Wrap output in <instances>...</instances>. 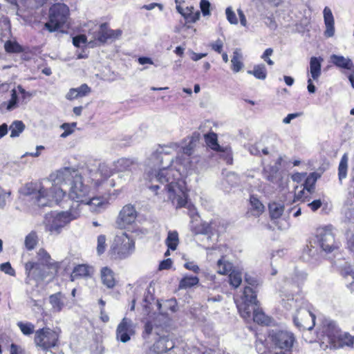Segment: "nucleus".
<instances>
[{
    "mask_svg": "<svg viewBox=\"0 0 354 354\" xmlns=\"http://www.w3.org/2000/svg\"><path fill=\"white\" fill-rule=\"evenodd\" d=\"M135 251V242L127 232H118L113 241L110 254L115 259H125L130 257Z\"/></svg>",
    "mask_w": 354,
    "mask_h": 354,
    "instance_id": "obj_6",
    "label": "nucleus"
},
{
    "mask_svg": "<svg viewBox=\"0 0 354 354\" xmlns=\"http://www.w3.org/2000/svg\"><path fill=\"white\" fill-rule=\"evenodd\" d=\"M268 339L274 348L287 352H292L297 342L295 334L287 330H272L268 333Z\"/></svg>",
    "mask_w": 354,
    "mask_h": 354,
    "instance_id": "obj_8",
    "label": "nucleus"
},
{
    "mask_svg": "<svg viewBox=\"0 0 354 354\" xmlns=\"http://www.w3.org/2000/svg\"><path fill=\"white\" fill-rule=\"evenodd\" d=\"M253 321L261 325H268L270 322V318L259 308V306L253 309Z\"/></svg>",
    "mask_w": 354,
    "mask_h": 354,
    "instance_id": "obj_35",
    "label": "nucleus"
},
{
    "mask_svg": "<svg viewBox=\"0 0 354 354\" xmlns=\"http://www.w3.org/2000/svg\"><path fill=\"white\" fill-rule=\"evenodd\" d=\"M87 43L86 36L84 35H79L73 38V44L76 47H80Z\"/></svg>",
    "mask_w": 354,
    "mask_h": 354,
    "instance_id": "obj_55",
    "label": "nucleus"
},
{
    "mask_svg": "<svg viewBox=\"0 0 354 354\" xmlns=\"http://www.w3.org/2000/svg\"><path fill=\"white\" fill-rule=\"evenodd\" d=\"M209 46L212 50H214L218 54H221L223 51V42L221 39H218L215 41L210 43Z\"/></svg>",
    "mask_w": 354,
    "mask_h": 354,
    "instance_id": "obj_54",
    "label": "nucleus"
},
{
    "mask_svg": "<svg viewBox=\"0 0 354 354\" xmlns=\"http://www.w3.org/2000/svg\"><path fill=\"white\" fill-rule=\"evenodd\" d=\"M106 203L104 199L100 197H93L91 198L88 196L86 198V201L82 203V205L88 206L91 212H100Z\"/></svg>",
    "mask_w": 354,
    "mask_h": 354,
    "instance_id": "obj_24",
    "label": "nucleus"
},
{
    "mask_svg": "<svg viewBox=\"0 0 354 354\" xmlns=\"http://www.w3.org/2000/svg\"><path fill=\"white\" fill-rule=\"evenodd\" d=\"M19 8L31 12L41 8L45 3V0H18Z\"/></svg>",
    "mask_w": 354,
    "mask_h": 354,
    "instance_id": "obj_25",
    "label": "nucleus"
},
{
    "mask_svg": "<svg viewBox=\"0 0 354 354\" xmlns=\"http://www.w3.org/2000/svg\"><path fill=\"white\" fill-rule=\"evenodd\" d=\"M172 265V261L171 259H167L160 262L159 265V270H167L171 268Z\"/></svg>",
    "mask_w": 354,
    "mask_h": 354,
    "instance_id": "obj_63",
    "label": "nucleus"
},
{
    "mask_svg": "<svg viewBox=\"0 0 354 354\" xmlns=\"http://www.w3.org/2000/svg\"><path fill=\"white\" fill-rule=\"evenodd\" d=\"M58 335L49 328H43L35 332L34 342L37 346L48 351L57 344Z\"/></svg>",
    "mask_w": 354,
    "mask_h": 354,
    "instance_id": "obj_11",
    "label": "nucleus"
},
{
    "mask_svg": "<svg viewBox=\"0 0 354 354\" xmlns=\"http://www.w3.org/2000/svg\"><path fill=\"white\" fill-rule=\"evenodd\" d=\"M37 244V236L35 233L31 232L26 236L25 245L28 250H32Z\"/></svg>",
    "mask_w": 354,
    "mask_h": 354,
    "instance_id": "obj_47",
    "label": "nucleus"
},
{
    "mask_svg": "<svg viewBox=\"0 0 354 354\" xmlns=\"http://www.w3.org/2000/svg\"><path fill=\"white\" fill-rule=\"evenodd\" d=\"M248 73L253 75L258 80H265L267 77V70L264 64H257L253 70L248 71Z\"/></svg>",
    "mask_w": 354,
    "mask_h": 354,
    "instance_id": "obj_39",
    "label": "nucleus"
},
{
    "mask_svg": "<svg viewBox=\"0 0 354 354\" xmlns=\"http://www.w3.org/2000/svg\"><path fill=\"white\" fill-rule=\"evenodd\" d=\"M306 189H304V187L302 190L298 192L296 194V197L298 200L301 201L302 202L309 201L310 199V194L308 192L306 193Z\"/></svg>",
    "mask_w": 354,
    "mask_h": 354,
    "instance_id": "obj_59",
    "label": "nucleus"
},
{
    "mask_svg": "<svg viewBox=\"0 0 354 354\" xmlns=\"http://www.w3.org/2000/svg\"><path fill=\"white\" fill-rule=\"evenodd\" d=\"M65 300L66 297L60 292L51 295L49 297V302L52 306L53 311L55 313L60 312L64 307Z\"/></svg>",
    "mask_w": 354,
    "mask_h": 354,
    "instance_id": "obj_23",
    "label": "nucleus"
},
{
    "mask_svg": "<svg viewBox=\"0 0 354 354\" xmlns=\"http://www.w3.org/2000/svg\"><path fill=\"white\" fill-rule=\"evenodd\" d=\"M257 291L256 289L250 286H245L241 297L242 304L238 308L243 318H249L251 315L250 306H259V301L257 300Z\"/></svg>",
    "mask_w": 354,
    "mask_h": 354,
    "instance_id": "obj_13",
    "label": "nucleus"
},
{
    "mask_svg": "<svg viewBox=\"0 0 354 354\" xmlns=\"http://www.w3.org/2000/svg\"><path fill=\"white\" fill-rule=\"evenodd\" d=\"M101 279L102 283L108 288H113L115 286L114 272L108 267L102 268Z\"/></svg>",
    "mask_w": 354,
    "mask_h": 354,
    "instance_id": "obj_26",
    "label": "nucleus"
},
{
    "mask_svg": "<svg viewBox=\"0 0 354 354\" xmlns=\"http://www.w3.org/2000/svg\"><path fill=\"white\" fill-rule=\"evenodd\" d=\"M317 336L324 349L339 350L354 347V335L344 330L333 320H323L318 328Z\"/></svg>",
    "mask_w": 354,
    "mask_h": 354,
    "instance_id": "obj_2",
    "label": "nucleus"
},
{
    "mask_svg": "<svg viewBox=\"0 0 354 354\" xmlns=\"http://www.w3.org/2000/svg\"><path fill=\"white\" fill-rule=\"evenodd\" d=\"M98 172L104 178L110 177L112 174L111 169L105 163L99 165Z\"/></svg>",
    "mask_w": 354,
    "mask_h": 354,
    "instance_id": "obj_50",
    "label": "nucleus"
},
{
    "mask_svg": "<svg viewBox=\"0 0 354 354\" xmlns=\"http://www.w3.org/2000/svg\"><path fill=\"white\" fill-rule=\"evenodd\" d=\"M279 175L280 174L279 173L278 170L275 169L272 174H270L267 176V180L272 183L278 184L280 180V178L279 177Z\"/></svg>",
    "mask_w": 354,
    "mask_h": 354,
    "instance_id": "obj_62",
    "label": "nucleus"
},
{
    "mask_svg": "<svg viewBox=\"0 0 354 354\" xmlns=\"http://www.w3.org/2000/svg\"><path fill=\"white\" fill-rule=\"evenodd\" d=\"M228 281L233 288H237L242 282L241 272L236 269L230 272L228 274Z\"/></svg>",
    "mask_w": 354,
    "mask_h": 354,
    "instance_id": "obj_38",
    "label": "nucleus"
},
{
    "mask_svg": "<svg viewBox=\"0 0 354 354\" xmlns=\"http://www.w3.org/2000/svg\"><path fill=\"white\" fill-rule=\"evenodd\" d=\"M122 35V31L119 29L112 30L108 28L106 24L100 25L97 31L94 32L93 40L88 42L89 47H94L97 45L103 44L109 40H115L118 39Z\"/></svg>",
    "mask_w": 354,
    "mask_h": 354,
    "instance_id": "obj_12",
    "label": "nucleus"
},
{
    "mask_svg": "<svg viewBox=\"0 0 354 354\" xmlns=\"http://www.w3.org/2000/svg\"><path fill=\"white\" fill-rule=\"evenodd\" d=\"M199 281L197 277L185 275L179 283V289H187L196 285Z\"/></svg>",
    "mask_w": 354,
    "mask_h": 354,
    "instance_id": "obj_42",
    "label": "nucleus"
},
{
    "mask_svg": "<svg viewBox=\"0 0 354 354\" xmlns=\"http://www.w3.org/2000/svg\"><path fill=\"white\" fill-rule=\"evenodd\" d=\"M137 217L135 207L131 205L123 207L119 214V225L122 227L133 223Z\"/></svg>",
    "mask_w": 354,
    "mask_h": 354,
    "instance_id": "obj_17",
    "label": "nucleus"
},
{
    "mask_svg": "<svg viewBox=\"0 0 354 354\" xmlns=\"http://www.w3.org/2000/svg\"><path fill=\"white\" fill-rule=\"evenodd\" d=\"M180 144L179 152L171 165L163 169H152L147 172L149 188L162 201H170L176 208L185 206L187 194L182 176L197 169L198 158L193 156L199 145V133H194Z\"/></svg>",
    "mask_w": 354,
    "mask_h": 354,
    "instance_id": "obj_1",
    "label": "nucleus"
},
{
    "mask_svg": "<svg viewBox=\"0 0 354 354\" xmlns=\"http://www.w3.org/2000/svg\"><path fill=\"white\" fill-rule=\"evenodd\" d=\"M17 326L24 335H29L34 332L35 326L30 322L23 323L22 322H19Z\"/></svg>",
    "mask_w": 354,
    "mask_h": 354,
    "instance_id": "obj_45",
    "label": "nucleus"
},
{
    "mask_svg": "<svg viewBox=\"0 0 354 354\" xmlns=\"http://www.w3.org/2000/svg\"><path fill=\"white\" fill-rule=\"evenodd\" d=\"M319 177L320 175L317 172H312L308 176H306L304 187L309 194L314 192L315 183Z\"/></svg>",
    "mask_w": 354,
    "mask_h": 354,
    "instance_id": "obj_30",
    "label": "nucleus"
},
{
    "mask_svg": "<svg viewBox=\"0 0 354 354\" xmlns=\"http://www.w3.org/2000/svg\"><path fill=\"white\" fill-rule=\"evenodd\" d=\"M250 205L248 212L255 217H259L265 211V206L254 195L250 196Z\"/></svg>",
    "mask_w": 354,
    "mask_h": 354,
    "instance_id": "obj_22",
    "label": "nucleus"
},
{
    "mask_svg": "<svg viewBox=\"0 0 354 354\" xmlns=\"http://www.w3.org/2000/svg\"><path fill=\"white\" fill-rule=\"evenodd\" d=\"M178 234L176 231H169L166 239L165 243L168 248L175 250L178 245Z\"/></svg>",
    "mask_w": 354,
    "mask_h": 354,
    "instance_id": "obj_40",
    "label": "nucleus"
},
{
    "mask_svg": "<svg viewBox=\"0 0 354 354\" xmlns=\"http://www.w3.org/2000/svg\"><path fill=\"white\" fill-rule=\"evenodd\" d=\"M54 181L55 183H65L70 186L68 197L73 201L71 206H74V210L80 212L82 203L86 201L88 195L89 187L83 183L82 177L78 171L64 167L57 171Z\"/></svg>",
    "mask_w": 354,
    "mask_h": 354,
    "instance_id": "obj_3",
    "label": "nucleus"
},
{
    "mask_svg": "<svg viewBox=\"0 0 354 354\" xmlns=\"http://www.w3.org/2000/svg\"><path fill=\"white\" fill-rule=\"evenodd\" d=\"M324 19L326 25L324 35L327 37H333L335 32L334 17L330 9L328 7L324 9Z\"/></svg>",
    "mask_w": 354,
    "mask_h": 354,
    "instance_id": "obj_21",
    "label": "nucleus"
},
{
    "mask_svg": "<svg viewBox=\"0 0 354 354\" xmlns=\"http://www.w3.org/2000/svg\"><path fill=\"white\" fill-rule=\"evenodd\" d=\"M136 167V163L128 158H120L115 162V169L119 172L131 171Z\"/></svg>",
    "mask_w": 354,
    "mask_h": 354,
    "instance_id": "obj_33",
    "label": "nucleus"
},
{
    "mask_svg": "<svg viewBox=\"0 0 354 354\" xmlns=\"http://www.w3.org/2000/svg\"><path fill=\"white\" fill-rule=\"evenodd\" d=\"M52 180L53 176H50ZM66 185L65 183H55L53 181V186L48 191L41 183H32L27 185L26 194L30 197L32 203L39 207L50 206L54 200L59 203L66 196V191L58 185Z\"/></svg>",
    "mask_w": 354,
    "mask_h": 354,
    "instance_id": "obj_4",
    "label": "nucleus"
},
{
    "mask_svg": "<svg viewBox=\"0 0 354 354\" xmlns=\"http://www.w3.org/2000/svg\"><path fill=\"white\" fill-rule=\"evenodd\" d=\"M10 137L16 138L19 136L25 129V125L22 121L15 120L10 126Z\"/></svg>",
    "mask_w": 354,
    "mask_h": 354,
    "instance_id": "obj_41",
    "label": "nucleus"
},
{
    "mask_svg": "<svg viewBox=\"0 0 354 354\" xmlns=\"http://www.w3.org/2000/svg\"><path fill=\"white\" fill-rule=\"evenodd\" d=\"M270 344H271L268 339V335L264 339L257 338L255 342L256 350L259 354H266L270 350Z\"/></svg>",
    "mask_w": 354,
    "mask_h": 354,
    "instance_id": "obj_36",
    "label": "nucleus"
},
{
    "mask_svg": "<svg viewBox=\"0 0 354 354\" xmlns=\"http://www.w3.org/2000/svg\"><path fill=\"white\" fill-rule=\"evenodd\" d=\"M231 68L234 73H238L242 69L243 66V64L242 62V55L239 52L238 49L234 51L233 56L231 59Z\"/></svg>",
    "mask_w": 354,
    "mask_h": 354,
    "instance_id": "obj_37",
    "label": "nucleus"
},
{
    "mask_svg": "<svg viewBox=\"0 0 354 354\" xmlns=\"http://www.w3.org/2000/svg\"><path fill=\"white\" fill-rule=\"evenodd\" d=\"M201 354H223V351L218 348H205V351H201Z\"/></svg>",
    "mask_w": 354,
    "mask_h": 354,
    "instance_id": "obj_64",
    "label": "nucleus"
},
{
    "mask_svg": "<svg viewBox=\"0 0 354 354\" xmlns=\"http://www.w3.org/2000/svg\"><path fill=\"white\" fill-rule=\"evenodd\" d=\"M37 262L42 265L46 266L48 268H52L56 272L59 268L58 262L54 261L50 254L43 248H40L37 253Z\"/></svg>",
    "mask_w": 354,
    "mask_h": 354,
    "instance_id": "obj_19",
    "label": "nucleus"
},
{
    "mask_svg": "<svg viewBox=\"0 0 354 354\" xmlns=\"http://www.w3.org/2000/svg\"><path fill=\"white\" fill-rule=\"evenodd\" d=\"M348 158L346 154H344L340 160L338 167V176L339 179L342 180L343 178H345L347 175V167H348Z\"/></svg>",
    "mask_w": 354,
    "mask_h": 354,
    "instance_id": "obj_43",
    "label": "nucleus"
},
{
    "mask_svg": "<svg viewBox=\"0 0 354 354\" xmlns=\"http://www.w3.org/2000/svg\"><path fill=\"white\" fill-rule=\"evenodd\" d=\"M69 17V8L64 3H55L50 6L48 12V21L44 25L50 32L63 27Z\"/></svg>",
    "mask_w": 354,
    "mask_h": 354,
    "instance_id": "obj_7",
    "label": "nucleus"
},
{
    "mask_svg": "<svg viewBox=\"0 0 354 354\" xmlns=\"http://www.w3.org/2000/svg\"><path fill=\"white\" fill-rule=\"evenodd\" d=\"M174 347V343L172 340L166 337H160L156 341L153 346L152 351L156 354L166 353Z\"/></svg>",
    "mask_w": 354,
    "mask_h": 354,
    "instance_id": "obj_20",
    "label": "nucleus"
},
{
    "mask_svg": "<svg viewBox=\"0 0 354 354\" xmlns=\"http://www.w3.org/2000/svg\"><path fill=\"white\" fill-rule=\"evenodd\" d=\"M330 58L333 64L338 68L351 70L353 67L352 61L342 55H333Z\"/></svg>",
    "mask_w": 354,
    "mask_h": 354,
    "instance_id": "obj_29",
    "label": "nucleus"
},
{
    "mask_svg": "<svg viewBox=\"0 0 354 354\" xmlns=\"http://www.w3.org/2000/svg\"><path fill=\"white\" fill-rule=\"evenodd\" d=\"M79 215L80 212L74 210V206H71L68 212L47 215L45 218V230L50 234L57 236L68 223L77 218Z\"/></svg>",
    "mask_w": 354,
    "mask_h": 354,
    "instance_id": "obj_5",
    "label": "nucleus"
},
{
    "mask_svg": "<svg viewBox=\"0 0 354 354\" xmlns=\"http://www.w3.org/2000/svg\"><path fill=\"white\" fill-rule=\"evenodd\" d=\"M187 209L191 218V230L194 235H198L199 234V224L198 223V214L196 208L192 205H188Z\"/></svg>",
    "mask_w": 354,
    "mask_h": 354,
    "instance_id": "obj_28",
    "label": "nucleus"
},
{
    "mask_svg": "<svg viewBox=\"0 0 354 354\" xmlns=\"http://www.w3.org/2000/svg\"><path fill=\"white\" fill-rule=\"evenodd\" d=\"M273 53V50L272 48H268L267 49H266V50L264 51V53H263V55H261V58L265 61L266 62V63L268 64V65H273L274 64V62L272 59H270L269 58V57L270 55H272Z\"/></svg>",
    "mask_w": 354,
    "mask_h": 354,
    "instance_id": "obj_58",
    "label": "nucleus"
},
{
    "mask_svg": "<svg viewBox=\"0 0 354 354\" xmlns=\"http://www.w3.org/2000/svg\"><path fill=\"white\" fill-rule=\"evenodd\" d=\"M180 144L178 142H171L166 145H158L157 147L152 151L149 160L152 161L154 165L161 166L162 168L169 167L171 163L170 160H174V158H169L167 162L168 164L164 163V156L171 154L173 151L179 153Z\"/></svg>",
    "mask_w": 354,
    "mask_h": 354,
    "instance_id": "obj_9",
    "label": "nucleus"
},
{
    "mask_svg": "<svg viewBox=\"0 0 354 354\" xmlns=\"http://www.w3.org/2000/svg\"><path fill=\"white\" fill-rule=\"evenodd\" d=\"M245 281L248 285V286H250L254 289H257L259 285V281L256 278H254L250 276L246 275L245 277Z\"/></svg>",
    "mask_w": 354,
    "mask_h": 354,
    "instance_id": "obj_60",
    "label": "nucleus"
},
{
    "mask_svg": "<svg viewBox=\"0 0 354 354\" xmlns=\"http://www.w3.org/2000/svg\"><path fill=\"white\" fill-rule=\"evenodd\" d=\"M133 322L130 319L124 317L118 324L116 330V338L122 343L130 340L131 336L133 335Z\"/></svg>",
    "mask_w": 354,
    "mask_h": 354,
    "instance_id": "obj_16",
    "label": "nucleus"
},
{
    "mask_svg": "<svg viewBox=\"0 0 354 354\" xmlns=\"http://www.w3.org/2000/svg\"><path fill=\"white\" fill-rule=\"evenodd\" d=\"M315 315L310 310L299 309L294 316L293 322L299 330H310L315 327Z\"/></svg>",
    "mask_w": 354,
    "mask_h": 354,
    "instance_id": "obj_14",
    "label": "nucleus"
},
{
    "mask_svg": "<svg viewBox=\"0 0 354 354\" xmlns=\"http://www.w3.org/2000/svg\"><path fill=\"white\" fill-rule=\"evenodd\" d=\"M10 191L5 190L0 185V209H3L6 207V200L10 197Z\"/></svg>",
    "mask_w": 354,
    "mask_h": 354,
    "instance_id": "obj_49",
    "label": "nucleus"
},
{
    "mask_svg": "<svg viewBox=\"0 0 354 354\" xmlns=\"http://www.w3.org/2000/svg\"><path fill=\"white\" fill-rule=\"evenodd\" d=\"M322 248L326 252H333L337 247L334 245V235L328 230L322 228L317 236Z\"/></svg>",
    "mask_w": 354,
    "mask_h": 354,
    "instance_id": "obj_18",
    "label": "nucleus"
},
{
    "mask_svg": "<svg viewBox=\"0 0 354 354\" xmlns=\"http://www.w3.org/2000/svg\"><path fill=\"white\" fill-rule=\"evenodd\" d=\"M204 139L207 147L212 151L219 152L220 157L225 161L227 165L233 163V157L231 148L230 147H221L218 142V136L214 132H209L204 135Z\"/></svg>",
    "mask_w": 354,
    "mask_h": 354,
    "instance_id": "obj_10",
    "label": "nucleus"
},
{
    "mask_svg": "<svg viewBox=\"0 0 354 354\" xmlns=\"http://www.w3.org/2000/svg\"><path fill=\"white\" fill-rule=\"evenodd\" d=\"M4 48L8 53H20L22 51V48L18 43L11 41H6Z\"/></svg>",
    "mask_w": 354,
    "mask_h": 354,
    "instance_id": "obj_46",
    "label": "nucleus"
},
{
    "mask_svg": "<svg viewBox=\"0 0 354 354\" xmlns=\"http://www.w3.org/2000/svg\"><path fill=\"white\" fill-rule=\"evenodd\" d=\"M225 14L227 21L231 24H237L238 19L236 18L235 12L232 10V8L227 7L225 10Z\"/></svg>",
    "mask_w": 354,
    "mask_h": 354,
    "instance_id": "obj_52",
    "label": "nucleus"
},
{
    "mask_svg": "<svg viewBox=\"0 0 354 354\" xmlns=\"http://www.w3.org/2000/svg\"><path fill=\"white\" fill-rule=\"evenodd\" d=\"M268 209L271 219H277L282 216L284 212V205L277 202H272L268 205Z\"/></svg>",
    "mask_w": 354,
    "mask_h": 354,
    "instance_id": "obj_34",
    "label": "nucleus"
},
{
    "mask_svg": "<svg viewBox=\"0 0 354 354\" xmlns=\"http://www.w3.org/2000/svg\"><path fill=\"white\" fill-rule=\"evenodd\" d=\"M323 59L321 57H312L310 60V72L313 80H317L322 73V62Z\"/></svg>",
    "mask_w": 354,
    "mask_h": 354,
    "instance_id": "obj_27",
    "label": "nucleus"
},
{
    "mask_svg": "<svg viewBox=\"0 0 354 354\" xmlns=\"http://www.w3.org/2000/svg\"><path fill=\"white\" fill-rule=\"evenodd\" d=\"M79 97L86 95L91 92L90 87L87 84H83L80 87L75 88Z\"/></svg>",
    "mask_w": 354,
    "mask_h": 354,
    "instance_id": "obj_57",
    "label": "nucleus"
},
{
    "mask_svg": "<svg viewBox=\"0 0 354 354\" xmlns=\"http://www.w3.org/2000/svg\"><path fill=\"white\" fill-rule=\"evenodd\" d=\"M48 269L46 266L42 265L40 263L28 261L25 265L28 278L32 277L35 281L44 280L48 275Z\"/></svg>",
    "mask_w": 354,
    "mask_h": 354,
    "instance_id": "obj_15",
    "label": "nucleus"
},
{
    "mask_svg": "<svg viewBox=\"0 0 354 354\" xmlns=\"http://www.w3.org/2000/svg\"><path fill=\"white\" fill-rule=\"evenodd\" d=\"M201 234L205 235L207 239H208L210 236L213 235V232L211 230V227L209 225L201 224Z\"/></svg>",
    "mask_w": 354,
    "mask_h": 354,
    "instance_id": "obj_61",
    "label": "nucleus"
},
{
    "mask_svg": "<svg viewBox=\"0 0 354 354\" xmlns=\"http://www.w3.org/2000/svg\"><path fill=\"white\" fill-rule=\"evenodd\" d=\"M91 269V267L84 264L75 266L71 275V280L75 281L78 277H85L89 276Z\"/></svg>",
    "mask_w": 354,
    "mask_h": 354,
    "instance_id": "obj_31",
    "label": "nucleus"
},
{
    "mask_svg": "<svg viewBox=\"0 0 354 354\" xmlns=\"http://www.w3.org/2000/svg\"><path fill=\"white\" fill-rule=\"evenodd\" d=\"M18 97L15 89L11 91V98L8 103L3 102L1 106L6 105L8 111L13 110L17 106Z\"/></svg>",
    "mask_w": 354,
    "mask_h": 354,
    "instance_id": "obj_44",
    "label": "nucleus"
},
{
    "mask_svg": "<svg viewBox=\"0 0 354 354\" xmlns=\"http://www.w3.org/2000/svg\"><path fill=\"white\" fill-rule=\"evenodd\" d=\"M76 126V123L73 122L71 124L69 123H64L62 124L61 128L64 130V131L61 134V138H65L69 135H71L74 131V128Z\"/></svg>",
    "mask_w": 354,
    "mask_h": 354,
    "instance_id": "obj_48",
    "label": "nucleus"
},
{
    "mask_svg": "<svg viewBox=\"0 0 354 354\" xmlns=\"http://www.w3.org/2000/svg\"><path fill=\"white\" fill-rule=\"evenodd\" d=\"M106 236L104 235H100L97 237V252L98 254H102L104 252L106 244Z\"/></svg>",
    "mask_w": 354,
    "mask_h": 354,
    "instance_id": "obj_51",
    "label": "nucleus"
},
{
    "mask_svg": "<svg viewBox=\"0 0 354 354\" xmlns=\"http://www.w3.org/2000/svg\"><path fill=\"white\" fill-rule=\"evenodd\" d=\"M218 273L222 275H228L230 272L234 270L232 263L225 261V257L222 256L217 261Z\"/></svg>",
    "mask_w": 354,
    "mask_h": 354,
    "instance_id": "obj_32",
    "label": "nucleus"
},
{
    "mask_svg": "<svg viewBox=\"0 0 354 354\" xmlns=\"http://www.w3.org/2000/svg\"><path fill=\"white\" fill-rule=\"evenodd\" d=\"M210 6L208 0H201V12L204 17L210 15Z\"/></svg>",
    "mask_w": 354,
    "mask_h": 354,
    "instance_id": "obj_53",
    "label": "nucleus"
},
{
    "mask_svg": "<svg viewBox=\"0 0 354 354\" xmlns=\"http://www.w3.org/2000/svg\"><path fill=\"white\" fill-rule=\"evenodd\" d=\"M0 270H1V271H2L4 273L9 274L10 276L15 275V271L12 268V266L9 262H6V263L0 264Z\"/></svg>",
    "mask_w": 354,
    "mask_h": 354,
    "instance_id": "obj_56",
    "label": "nucleus"
}]
</instances>
